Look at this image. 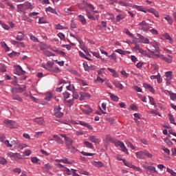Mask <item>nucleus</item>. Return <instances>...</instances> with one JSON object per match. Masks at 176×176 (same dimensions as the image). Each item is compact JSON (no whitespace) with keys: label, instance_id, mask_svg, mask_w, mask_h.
I'll use <instances>...</instances> for the list:
<instances>
[{"label":"nucleus","instance_id":"2f4dec72","mask_svg":"<svg viewBox=\"0 0 176 176\" xmlns=\"http://www.w3.org/2000/svg\"><path fill=\"white\" fill-rule=\"evenodd\" d=\"M161 60H163V61L168 63V64H171V63H173V60H171L170 58H167L166 57L164 56L163 55H161Z\"/></svg>","mask_w":176,"mask_h":176},{"label":"nucleus","instance_id":"603ef678","mask_svg":"<svg viewBox=\"0 0 176 176\" xmlns=\"http://www.w3.org/2000/svg\"><path fill=\"white\" fill-rule=\"evenodd\" d=\"M115 52L116 53H118L119 54H122V55L126 54V52L123 51V50H122V49L116 50Z\"/></svg>","mask_w":176,"mask_h":176},{"label":"nucleus","instance_id":"f3484780","mask_svg":"<svg viewBox=\"0 0 176 176\" xmlns=\"http://www.w3.org/2000/svg\"><path fill=\"white\" fill-rule=\"evenodd\" d=\"M79 124L83 126L84 127H87V129H89V130H93V126L84 121H79Z\"/></svg>","mask_w":176,"mask_h":176},{"label":"nucleus","instance_id":"4d7b16f0","mask_svg":"<svg viewBox=\"0 0 176 176\" xmlns=\"http://www.w3.org/2000/svg\"><path fill=\"white\" fill-rule=\"evenodd\" d=\"M32 163H34V164H36L38 162H39V160L36 157H33L31 158Z\"/></svg>","mask_w":176,"mask_h":176},{"label":"nucleus","instance_id":"39448f33","mask_svg":"<svg viewBox=\"0 0 176 176\" xmlns=\"http://www.w3.org/2000/svg\"><path fill=\"white\" fill-rule=\"evenodd\" d=\"M3 123L4 124H6L7 127H9V129H16L17 127L16 121L12 120H5Z\"/></svg>","mask_w":176,"mask_h":176},{"label":"nucleus","instance_id":"864d4df0","mask_svg":"<svg viewBox=\"0 0 176 176\" xmlns=\"http://www.w3.org/2000/svg\"><path fill=\"white\" fill-rule=\"evenodd\" d=\"M30 39L31 41H32L33 42H37L39 43V40L38 39V38H36L35 36L31 34L30 35Z\"/></svg>","mask_w":176,"mask_h":176},{"label":"nucleus","instance_id":"423d86ee","mask_svg":"<svg viewBox=\"0 0 176 176\" xmlns=\"http://www.w3.org/2000/svg\"><path fill=\"white\" fill-rule=\"evenodd\" d=\"M139 27L140 28V30H142V31H144V32H148L149 31V26L148 23H146V21H143L142 22H140L138 24Z\"/></svg>","mask_w":176,"mask_h":176},{"label":"nucleus","instance_id":"7c9ffc66","mask_svg":"<svg viewBox=\"0 0 176 176\" xmlns=\"http://www.w3.org/2000/svg\"><path fill=\"white\" fill-rule=\"evenodd\" d=\"M84 144H85V146H87V148H89V149L94 148V146H93V144H91L90 142L85 141L84 142Z\"/></svg>","mask_w":176,"mask_h":176},{"label":"nucleus","instance_id":"bb28decb","mask_svg":"<svg viewBox=\"0 0 176 176\" xmlns=\"http://www.w3.org/2000/svg\"><path fill=\"white\" fill-rule=\"evenodd\" d=\"M94 166L95 167H97L98 168H100L101 167H104V164L101 162H94Z\"/></svg>","mask_w":176,"mask_h":176},{"label":"nucleus","instance_id":"4c0bfd02","mask_svg":"<svg viewBox=\"0 0 176 176\" xmlns=\"http://www.w3.org/2000/svg\"><path fill=\"white\" fill-rule=\"evenodd\" d=\"M163 36L167 41H170V42H173V38H171V36H170V34H168V33H164Z\"/></svg>","mask_w":176,"mask_h":176},{"label":"nucleus","instance_id":"de8ad7c7","mask_svg":"<svg viewBox=\"0 0 176 176\" xmlns=\"http://www.w3.org/2000/svg\"><path fill=\"white\" fill-rule=\"evenodd\" d=\"M164 142H166V144H167L168 146H171L172 145H173V142H171V140H170L168 138H166L164 139Z\"/></svg>","mask_w":176,"mask_h":176},{"label":"nucleus","instance_id":"49530a36","mask_svg":"<svg viewBox=\"0 0 176 176\" xmlns=\"http://www.w3.org/2000/svg\"><path fill=\"white\" fill-rule=\"evenodd\" d=\"M47 21L44 17H41L38 19V24H46Z\"/></svg>","mask_w":176,"mask_h":176},{"label":"nucleus","instance_id":"680f3d73","mask_svg":"<svg viewBox=\"0 0 176 176\" xmlns=\"http://www.w3.org/2000/svg\"><path fill=\"white\" fill-rule=\"evenodd\" d=\"M151 113L152 115H155V116H162V115H160V113H159V111H156L154 110H151Z\"/></svg>","mask_w":176,"mask_h":176},{"label":"nucleus","instance_id":"9d476101","mask_svg":"<svg viewBox=\"0 0 176 176\" xmlns=\"http://www.w3.org/2000/svg\"><path fill=\"white\" fill-rule=\"evenodd\" d=\"M67 175H73V176H80V175L76 173V169H74V168H65V170ZM72 171V172H71Z\"/></svg>","mask_w":176,"mask_h":176},{"label":"nucleus","instance_id":"a878e982","mask_svg":"<svg viewBox=\"0 0 176 176\" xmlns=\"http://www.w3.org/2000/svg\"><path fill=\"white\" fill-rule=\"evenodd\" d=\"M33 120L35 123H37V124H43V118H34Z\"/></svg>","mask_w":176,"mask_h":176},{"label":"nucleus","instance_id":"052dcab7","mask_svg":"<svg viewBox=\"0 0 176 176\" xmlns=\"http://www.w3.org/2000/svg\"><path fill=\"white\" fill-rule=\"evenodd\" d=\"M52 169V165H50V163H47L44 165V170H51Z\"/></svg>","mask_w":176,"mask_h":176},{"label":"nucleus","instance_id":"e433bc0d","mask_svg":"<svg viewBox=\"0 0 176 176\" xmlns=\"http://www.w3.org/2000/svg\"><path fill=\"white\" fill-rule=\"evenodd\" d=\"M110 98L113 101H116V102L119 101V97H118V96H115V94H110Z\"/></svg>","mask_w":176,"mask_h":176},{"label":"nucleus","instance_id":"5fc2aeb1","mask_svg":"<svg viewBox=\"0 0 176 176\" xmlns=\"http://www.w3.org/2000/svg\"><path fill=\"white\" fill-rule=\"evenodd\" d=\"M122 162H123L124 166H126L127 167H130V168H131V167H133V164L130 162H126L125 160H122Z\"/></svg>","mask_w":176,"mask_h":176},{"label":"nucleus","instance_id":"2eb2a0df","mask_svg":"<svg viewBox=\"0 0 176 176\" xmlns=\"http://www.w3.org/2000/svg\"><path fill=\"white\" fill-rule=\"evenodd\" d=\"M143 87H144V89H148L149 91H151V93H152L153 94H155V89H153V87H152V85L144 83L143 84Z\"/></svg>","mask_w":176,"mask_h":176},{"label":"nucleus","instance_id":"ea45409f","mask_svg":"<svg viewBox=\"0 0 176 176\" xmlns=\"http://www.w3.org/2000/svg\"><path fill=\"white\" fill-rule=\"evenodd\" d=\"M133 89L135 91H137V93H142V89L137 85L133 86Z\"/></svg>","mask_w":176,"mask_h":176},{"label":"nucleus","instance_id":"f03ea898","mask_svg":"<svg viewBox=\"0 0 176 176\" xmlns=\"http://www.w3.org/2000/svg\"><path fill=\"white\" fill-rule=\"evenodd\" d=\"M28 9H32V5L28 1L16 6V12L18 13H25V11L28 10Z\"/></svg>","mask_w":176,"mask_h":176},{"label":"nucleus","instance_id":"f257e3e1","mask_svg":"<svg viewBox=\"0 0 176 176\" xmlns=\"http://www.w3.org/2000/svg\"><path fill=\"white\" fill-rule=\"evenodd\" d=\"M5 145L8 147V148H13V146H14V148L16 149H24V148H27V145L20 143V142L17 140H14L11 141V143L9 142V140H6V142H4Z\"/></svg>","mask_w":176,"mask_h":176},{"label":"nucleus","instance_id":"412c9836","mask_svg":"<svg viewBox=\"0 0 176 176\" xmlns=\"http://www.w3.org/2000/svg\"><path fill=\"white\" fill-rule=\"evenodd\" d=\"M78 20L79 21H80L82 25H86V24L87 23V21H86V18H85V16L82 14L78 15Z\"/></svg>","mask_w":176,"mask_h":176},{"label":"nucleus","instance_id":"6ab92c4d","mask_svg":"<svg viewBox=\"0 0 176 176\" xmlns=\"http://www.w3.org/2000/svg\"><path fill=\"white\" fill-rule=\"evenodd\" d=\"M165 80H171L173 79V72L169 71L165 72Z\"/></svg>","mask_w":176,"mask_h":176},{"label":"nucleus","instance_id":"0eeeda50","mask_svg":"<svg viewBox=\"0 0 176 176\" xmlns=\"http://www.w3.org/2000/svg\"><path fill=\"white\" fill-rule=\"evenodd\" d=\"M7 156L8 157H10V159H14V160H20L21 159V155L19 153H12V152H8L7 153Z\"/></svg>","mask_w":176,"mask_h":176},{"label":"nucleus","instance_id":"9b49d317","mask_svg":"<svg viewBox=\"0 0 176 176\" xmlns=\"http://www.w3.org/2000/svg\"><path fill=\"white\" fill-rule=\"evenodd\" d=\"M137 36L139 38V42L140 43H144V44H149V40L148 38H146L145 36H142L141 34H138Z\"/></svg>","mask_w":176,"mask_h":176},{"label":"nucleus","instance_id":"a19ab883","mask_svg":"<svg viewBox=\"0 0 176 176\" xmlns=\"http://www.w3.org/2000/svg\"><path fill=\"white\" fill-rule=\"evenodd\" d=\"M95 83H104V82H105V80L102 78H101V77L98 76L97 78L95 80Z\"/></svg>","mask_w":176,"mask_h":176},{"label":"nucleus","instance_id":"13d9d810","mask_svg":"<svg viewBox=\"0 0 176 176\" xmlns=\"http://www.w3.org/2000/svg\"><path fill=\"white\" fill-rule=\"evenodd\" d=\"M125 34H126V35H129V36H131L132 38H134V34H133V33L130 32L129 30H126Z\"/></svg>","mask_w":176,"mask_h":176},{"label":"nucleus","instance_id":"79ce46f5","mask_svg":"<svg viewBox=\"0 0 176 176\" xmlns=\"http://www.w3.org/2000/svg\"><path fill=\"white\" fill-rule=\"evenodd\" d=\"M83 67L85 71H86L87 72H90V67H89V65L87 64V63H83Z\"/></svg>","mask_w":176,"mask_h":176},{"label":"nucleus","instance_id":"cd10ccee","mask_svg":"<svg viewBox=\"0 0 176 176\" xmlns=\"http://www.w3.org/2000/svg\"><path fill=\"white\" fill-rule=\"evenodd\" d=\"M53 138L55 139V141L58 143V144H63V140H61V138H60L58 135H54Z\"/></svg>","mask_w":176,"mask_h":176},{"label":"nucleus","instance_id":"3c124183","mask_svg":"<svg viewBox=\"0 0 176 176\" xmlns=\"http://www.w3.org/2000/svg\"><path fill=\"white\" fill-rule=\"evenodd\" d=\"M80 153L83 156H94V153H86L85 151H81Z\"/></svg>","mask_w":176,"mask_h":176},{"label":"nucleus","instance_id":"1a4fd4ad","mask_svg":"<svg viewBox=\"0 0 176 176\" xmlns=\"http://www.w3.org/2000/svg\"><path fill=\"white\" fill-rule=\"evenodd\" d=\"M13 73L15 74V75H23V74H25V71L23 70V68H21L20 65H17L14 67Z\"/></svg>","mask_w":176,"mask_h":176},{"label":"nucleus","instance_id":"473e14b6","mask_svg":"<svg viewBox=\"0 0 176 176\" xmlns=\"http://www.w3.org/2000/svg\"><path fill=\"white\" fill-rule=\"evenodd\" d=\"M78 171L79 174H81L82 175H89V172L86 171L83 168H78Z\"/></svg>","mask_w":176,"mask_h":176},{"label":"nucleus","instance_id":"a18cd8bd","mask_svg":"<svg viewBox=\"0 0 176 176\" xmlns=\"http://www.w3.org/2000/svg\"><path fill=\"white\" fill-rule=\"evenodd\" d=\"M44 54H45V56H47V57H52L55 56L53 52H51L48 50L44 51Z\"/></svg>","mask_w":176,"mask_h":176},{"label":"nucleus","instance_id":"f704fd0d","mask_svg":"<svg viewBox=\"0 0 176 176\" xmlns=\"http://www.w3.org/2000/svg\"><path fill=\"white\" fill-rule=\"evenodd\" d=\"M165 20H166V21H168V24H170V25H171L173 24V18H171V16H170V15H166L164 17Z\"/></svg>","mask_w":176,"mask_h":176},{"label":"nucleus","instance_id":"8fccbe9b","mask_svg":"<svg viewBox=\"0 0 176 176\" xmlns=\"http://www.w3.org/2000/svg\"><path fill=\"white\" fill-rule=\"evenodd\" d=\"M166 171H168L169 173V174H170V176H176V173L174 172L173 170L170 169L169 168H167Z\"/></svg>","mask_w":176,"mask_h":176},{"label":"nucleus","instance_id":"c756f323","mask_svg":"<svg viewBox=\"0 0 176 176\" xmlns=\"http://www.w3.org/2000/svg\"><path fill=\"white\" fill-rule=\"evenodd\" d=\"M63 163L65 164H74V160L65 157L63 158Z\"/></svg>","mask_w":176,"mask_h":176},{"label":"nucleus","instance_id":"bf43d9fd","mask_svg":"<svg viewBox=\"0 0 176 176\" xmlns=\"http://www.w3.org/2000/svg\"><path fill=\"white\" fill-rule=\"evenodd\" d=\"M126 145H127L128 148H131V149H132L133 151H134V149H135V147H134L133 144H131V142H127Z\"/></svg>","mask_w":176,"mask_h":176},{"label":"nucleus","instance_id":"69168bd1","mask_svg":"<svg viewBox=\"0 0 176 176\" xmlns=\"http://www.w3.org/2000/svg\"><path fill=\"white\" fill-rule=\"evenodd\" d=\"M16 39V41H23L24 39V35H17Z\"/></svg>","mask_w":176,"mask_h":176},{"label":"nucleus","instance_id":"c03bdc74","mask_svg":"<svg viewBox=\"0 0 176 176\" xmlns=\"http://www.w3.org/2000/svg\"><path fill=\"white\" fill-rule=\"evenodd\" d=\"M78 53H79L80 57H82V58H85V60H89V61H90V60H91V59L89 58L87 56H86V55H85L84 53L82 52L81 51H79Z\"/></svg>","mask_w":176,"mask_h":176},{"label":"nucleus","instance_id":"4be33fe9","mask_svg":"<svg viewBox=\"0 0 176 176\" xmlns=\"http://www.w3.org/2000/svg\"><path fill=\"white\" fill-rule=\"evenodd\" d=\"M12 100H16V101H19V102H23V98L19 96V94H13L12 95Z\"/></svg>","mask_w":176,"mask_h":176},{"label":"nucleus","instance_id":"5701e85b","mask_svg":"<svg viewBox=\"0 0 176 176\" xmlns=\"http://www.w3.org/2000/svg\"><path fill=\"white\" fill-rule=\"evenodd\" d=\"M113 85H114V86L117 88V89H120V90H123V85H122L120 82H118V81H114L113 82Z\"/></svg>","mask_w":176,"mask_h":176},{"label":"nucleus","instance_id":"a211bd4d","mask_svg":"<svg viewBox=\"0 0 176 176\" xmlns=\"http://www.w3.org/2000/svg\"><path fill=\"white\" fill-rule=\"evenodd\" d=\"M135 155L138 159H144L145 158V151L136 152Z\"/></svg>","mask_w":176,"mask_h":176},{"label":"nucleus","instance_id":"aec40b11","mask_svg":"<svg viewBox=\"0 0 176 176\" xmlns=\"http://www.w3.org/2000/svg\"><path fill=\"white\" fill-rule=\"evenodd\" d=\"M45 12H50V13H54V14H56L57 16H58V13H57V11H56V9L49 6L48 8H45Z\"/></svg>","mask_w":176,"mask_h":176},{"label":"nucleus","instance_id":"dca6fc26","mask_svg":"<svg viewBox=\"0 0 176 176\" xmlns=\"http://www.w3.org/2000/svg\"><path fill=\"white\" fill-rule=\"evenodd\" d=\"M80 101H83V100H85V98H90V94H87L86 92H80Z\"/></svg>","mask_w":176,"mask_h":176},{"label":"nucleus","instance_id":"393cba45","mask_svg":"<svg viewBox=\"0 0 176 176\" xmlns=\"http://www.w3.org/2000/svg\"><path fill=\"white\" fill-rule=\"evenodd\" d=\"M6 5H7V6H9L10 10H12V12L14 10H16V7H14V6H13V3H12V2L6 1Z\"/></svg>","mask_w":176,"mask_h":176},{"label":"nucleus","instance_id":"774afa93","mask_svg":"<svg viewBox=\"0 0 176 176\" xmlns=\"http://www.w3.org/2000/svg\"><path fill=\"white\" fill-rule=\"evenodd\" d=\"M110 58H112L115 62H116V54L115 53H113L110 56H109Z\"/></svg>","mask_w":176,"mask_h":176},{"label":"nucleus","instance_id":"58836bf2","mask_svg":"<svg viewBox=\"0 0 176 176\" xmlns=\"http://www.w3.org/2000/svg\"><path fill=\"white\" fill-rule=\"evenodd\" d=\"M55 30H67L65 26L61 25L60 23L55 25Z\"/></svg>","mask_w":176,"mask_h":176},{"label":"nucleus","instance_id":"f8f14e48","mask_svg":"<svg viewBox=\"0 0 176 176\" xmlns=\"http://www.w3.org/2000/svg\"><path fill=\"white\" fill-rule=\"evenodd\" d=\"M150 46H153L154 47L156 53H160V47H159V43L156 41H151L149 43Z\"/></svg>","mask_w":176,"mask_h":176},{"label":"nucleus","instance_id":"7ed1b4c3","mask_svg":"<svg viewBox=\"0 0 176 176\" xmlns=\"http://www.w3.org/2000/svg\"><path fill=\"white\" fill-rule=\"evenodd\" d=\"M60 137H63V138H65V145L67 149H75V146H72L74 140L71 138L67 137V135L62 133H60Z\"/></svg>","mask_w":176,"mask_h":176},{"label":"nucleus","instance_id":"ddd939ff","mask_svg":"<svg viewBox=\"0 0 176 176\" xmlns=\"http://www.w3.org/2000/svg\"><path fill=\"white\" fill-rule=\"evenodd\" d=\"M164 93H165V94H167V93H168V95L170 96V100H172V101H175V100H176V94L173 93L171 91H167V90L164 91Z\"/></svg>","mask_w":176,"mask_h":176},{"label":"nucleus","instance_id":"b1692460","mask_svg":"<svg viewBox=\"0 0 176 176\" xmlns=\"http://www.w3.org/2000/svg\"><path fill=\"white\" fill-rule=\"evenodd\" d=\"M144 168H146V170H149L151 173H157L156 168H155V166H145Z\"/></svg>","mask_w":176,"mask_h":176},{"label":"nucleus","instance_id":"37998d69","mask_svg":"<svg viewBox=\"0 0 176 176\" xmlns=\"http://www.w3.org/2000/svg\"><path fill=\"white\" fill-rule=\"evenodd\" d=\"M80 49H82V50H83V52L86 53L87 56H91V54H89V51L87 50V48L85 47L83 45H81Z\"/></svg>","mask_w":176,"mask_h":176},{"label":"nucleus","instance_id":"72a5a7b5","mask_svg":"<svg viewBox=\"0 0 176 176\" xmlns=\"http://www.w3.org/2000/svg\"><path fill=\"white\" fill-rule=\"evenodd\" d=\"M71 96V94L68 91H65L63 93V101H65L66 100H68Z\"/></svg>","mask_w":176,"mask_h":176},{"label":"nucleus","instance_id":"e2e57ef3","mask_svg":"<svg viewBox=\"0 0 176 176\" xmlns=\"http://www.w3.org/2000/svg\"><path fill=\"white\" fill-rule=\"evenodd\" d=\"M162 150L164 151V152L167 155H170V149L165 148L164 146H162Z\"/></svg>","mask_w":176,"mask_h":176},{"label":"nucleus","instance_id":"09e8293b","mask_svg":"<svg viewBox=\"0 0 176 176\" xmlns=\"http://www.w3.org/2000/svg\"><path fill=\"white\" fill-rule=\"evenodd\" d=\"M148 98H149V103L151 104V105L156 106V102H155V99L153 98V97L149 96Z\"/></svg>","mask_w":176,"mask_h":176},{"label":"nucleus","instance_id":"20e7f679","mask_svg":"<svg viewBox=\"0 0 176 176\" xmlns=\"http://www.w3.org/2000/svg\"><path fill=\"white\" fill-rule=\"evenodd\" d=\"M113 144H114L115 146L116 147L120 146L122 152H124V153H126V155H129V150H127V148L126 147L123 142L116 140L113 141Z\"/></svg>","mask_w":176,"mask_h":176},{"label":"nucleus","instance_id":"6e6d98bb","mask_svg":"<svg viewBox=\"0 0 176 176\" xmlns=\"http://www.w3.org/2000/svg\"><path fill=\"white\" fill-rule=\"evenodd\" d=\"M72 97L74 100H78V98H79V94L76 91H74L72 94Z\"/></svg>","mask_w":176,"mask_h":176},{"label":"nucleus","instance_id":"c85d7f7f","mask_svg":"<svg viewBox=\"0 0 176 176\" xmlns=\"http://www.w3.org/2000/svg\"><path fill=\"white\" fill-rule=\"evenodd\" d=\"M86 13L87 16L88 17V19H89V20H96V18L94 17V16H93V14H91V13H90V12H89V10H86Z\"/></svg>","mask_w":176,"mask_h":176},{"label":"nucleus","instance_id":"338daca9","mask_svg":"<svg viewBox=\"0 0 176 176\" xmlns=\"http://www.w3.org/2000/svg\"><path fill=\"white\" fill-rule=\"evenodd\" d=\"M70 28H76V23H75V22L74 21L73 19L71 21Z\"/></svg>","mask_w":176,"mask_h":176},{"label":"nucleus","instance_id":"c9c22d12","mask_svg":"<svg viewBox=\"0 0 176 176\" xmlns=\"http://www.w3.org/2000/svg\"><path fill=\"white\" fill-rule=\"evenodd\" d=\"M74 100L73 98L70 99V100H67L66 99V100H64V103L66 105H74Z\"/></svg>","mask_w":176,"mask_h":176},{"label":"nucleus","instance_id":"4468645a","mask_svg":"<svg viewBox=\"0 0 176 176\" xmlns=\"http://www.w3.org/2000/svg\"><path fill=\"white\" fill-rule=\"evenodd\" d=\"M89 141H91V142H93L94 144H100V142H101V140L96 138V136L94 135H91L89 137Z\"/></svg>","mask_w":176,"mask_h":176},{"label":"nucleus","instance_id":"0e129e2a","mask_svg":"<svg viewBox=\"0 0 176 176\" xmlns=\"http://www.w3.org/2000/svg\"><path fill=\"white\" fill-rule=\"evenodd\" d=\"M8 163V161L5 158H1L0 157V164L5 165Z\"/></svg>","mask_w":176,"mask_h":176},{"label":"nucleus","instance_id":"6e6552de","mask_svg":"<svg viewBox=\"0 0 176 176\" xmlns=\"http://www.w3.org/2000/svg\"><path fill=\"white\" fill-rule=\"evenodd\" d=\"M54 115L56 118H63L64 116V113L61 112V107L56 106L54 107Z\"/></svg>","mask_w":176,"mask_h":176}]
</instances>
